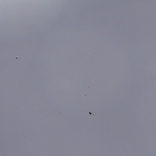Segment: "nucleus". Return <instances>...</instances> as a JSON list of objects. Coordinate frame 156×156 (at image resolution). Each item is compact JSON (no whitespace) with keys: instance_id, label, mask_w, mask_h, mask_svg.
I'll list each match as a JSON object with an SVG mask.
<instances>
[{"instance_id":"f257e3e1","label":"nucleus","mask_w":156,"mask_h":156,"mask_svg":"<svg viewBox=\"0 0 156 156\" xmlns=\"http://www.w3.org/2000/svg\"><path fill=\"white\" fill-rule=\"evenodd\" d=\"M89 114H90V115L91 114V113H90V112H89Z\"/></svg>"}]
</instances>
